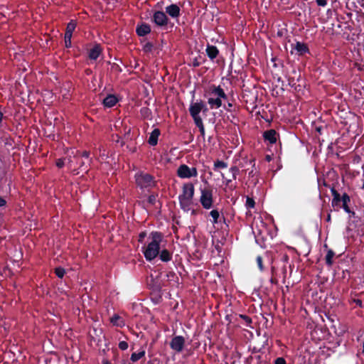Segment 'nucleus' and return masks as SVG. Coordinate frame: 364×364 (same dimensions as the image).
<instances>
[{"mask_svg": "<svg viewBox=\"0 0 364 364\" xmlns=\"http://www.w3.org/2000/svg\"><path fill=\"white\" fill-rule=\"evenodd\" d=\"M163 242V235L160 232H152L150 233L143 250L146 260L151 261L159 255Z\"/></svg>", "mask_w": 364, "mask_h": 364, "instance_id": "f257e3e1", "label": "nucleus"}, {"mask_svg": "<svg viewBox=\"0 0 364 364\" xmlns=\"http://www.w3.org/2000/svg\"><path fill=\"white\" fill-rule=\"evenodd\" d=\"M205 97L210 109H218L222 106V100L227 99V95L220 86H210L205 91Z\"/></svg>", "mask_w": 364, "mask_h": 364, "instance_id": "f03ea898", "label": "nucleus"}, {"mask_svg": "<svg viewBox=\"0 0 364 364\" xmlns=\"http://www.w3.org/2000/svg\"><path fill=\"white\" fill-rule=\"evenodd\" d=\"M194 195V186L192 183H186L183 186V193L179 196L181 207L186 211L190 210Z\"/></svg>", "mask_w": 364, "mask_h": 364, "instance_id": "7ed1b4c3", "label": "nucleus"}, {"mask_svg": "<svg viewBox=\"0 0 364 364\" xmlns=\"http://www.w3.org/2000/svg\"><path fill=\"white\" fill-rule=\"evenodd\" d=\"M200 202L205 209L209 210L213 207V191L210 188H200Z\"/></svg>", "mask_w": 364, "mask_h": 364, "instance_id": "20e7f679", "label": "nucleus"}, {"mask_svg": "<svg viewBox=\"0 0 364 364\" xmlns=\"http://www.w3.org/2000/svg\"><path fill=\"white\" fill-rule=\"evenodd\" d=\"M178 176L181 178H190L198 176V171L195 167H189L186 164L181 165L177 170Z\"/></svg>", "mask_w": 364, "mask_h": 364, "instance_id": "39448f33", "label": "nucleus"}, {"mask_svg": "<svg viewBox=\"0 0 364 364\" xmlns=\"http://www.w3.org/2000/svg\"><path fill=\"white\" fill-rule=\"evenodd\" d=\"M136 182L141 188H147L154 185L153 178L146 173H139L135 176Z\"/></svg>", "mask_w": 364, "mask_h": 364, "instance_id": "423d86ee", "label": "nucleus"}, {"mask_svg": "<svg viewBox=\"0 0 364 364\" xmlns=\"http://www.w3.org/2000/svg\"><path fill=\"white\" fill-rule=\"evenodd\" d=\"M202 110L204 112L207 110V108L203 102H198L191 105L189 111L194 122L198 121V119H201L199 114Z\"/></svg>", "mask_w": 364, "mask_h": 364, "instance_id": "0eeeda50", "label": "nucleus"}, {"mask_svg": "<svg viewBox=\"0 0 364 364\" xmlns=\"http://www.w3.org/2000/svg\"><path fill=\"white\" fill-rule=\"evenodd\" d=\"M184 345L185 338L181 336H174L170 342L171 348L177 353L182 351Z\"/></svg>", "mask_w": 364, "mask_h": 364, "instance_id": "6e6552de", "label": "nucleus"}, {"mask_svg": "<svg viewBox=\"0 0 364 364\" xmlns=\"http://www.w3.org/2000/svg\"><path fill=\"white\" fill-rule=\"evenodd\" d=\"M153 19L154 23L158 26H164L167 23L168 18L165 13L162 11H156L154 13Z\"/></svg>", "mask_w": 364, "mask_h": 364, "instance_id": "1a4fd4ad", "label": "nucleus"}, {"mask_svg": "<svg viewBox=\"0 0 364 364\" xmlns=\"http://www.w3.org/2000/svg\"><path fill=\"white\" fill-rule=\"evenodd\" d=\"M160 135V131L159 129H154L150 136H149V140H148V142L150 145L151 146H155L157 144V142H158V138H159V136Z\"/></svg>", "mask_w": 364, "mask_h": 364, "instance_id": "9d476101", "label": "nucleus"}, {"mask_svg": "<svg viewBox=\"0 0 364 364\" xmlns=\"http://www.w3.org/2000/svg\"><path fill=\"white\" fill-rule=\"evenodd\" d=\"M166 11L171 17H177L179 15L180 9L176 4H171L166 8Z\"/></svg>", "mask_w": 364, "mask_h": 364, "instance_id": "9b49d317", "label": "nucleus"}, {"mask_svg": "<svg viewBox=\"0 0 364 364\" xmlns=\"http://www.w3.org/2000/svg\"><path fill=\"white\" fill-rule=\"evenodd\" d=\"M292 46V49L295 50L298 55H302L308 51V48L304 43L297 42Z\"/></svg>", "mask_w": 364, "mask_h": 364, "instance_id": "f8f14e48", "label": "nucleus"}, {"mask_svg": "<svg viewBox=\"0 0 364 364\" xmlns=\"http://www.w3.org/2000/svg\"><path fill=\"white\" fill-rule=\"evenodd\" d=\"M102 48L99 45L95 46L89 52V58L92 60H96L101 54Z\"/></svg>", "mask_w": 364, "mask_h": 364, "instance_id": "ddd939ff", "label": "nucleus"}, {"mask_svg": "<svg viewBox=\"0 0 364 364\" xmlns=\"http://www.w3.org/2000/svg\"><path fill=\"white\" fill-rule=\"evenodd\" d=\"M117 102V99L114 95H109L103 100V104L107 107H113Z\"/></svg>", "mask_w": 364, "mask_h": 364, "instance_id": "4468645a", "label": "nucleus"}, {"mask_svg": "<svg viewBox=\"0 0 364 364\" xmlns=\"http://www.w3.org/2000/svg\"><path fill=\"white\" fill-rule=\"evenodd\" d=\"M264 136L265 139L269 141L271 144L275 143L277 141V132L273 129L264 132Z\"/></svg>", "mask_w": 364, "mask_h": 364, "instance_id": "2eb2a0df", "label": "nucleus"}, {"mask_svg": "<svg viewBox=\"0 0 364 364\" xmlns=\"http://www.w3.org/2000/svg\"><path fill=\"white\" fill-rule=\"evenodd\" d=\"M206 53L208 56L213 60L217 57L218 54V50L215 46H208L206 48Z\"/></svg>", "mask_w": 364, "mask_h": 364, "instance_id": "dca6fc26", "label": "nucleus"}, {"mask_svg": "<svg viewBox=\"0 0 364 364\" xmlns=\"http://www.w3.org/2000/svg\"><path fill=\"white\" fill-rule=\"evenodd\" d=\"M151 31L150 27L148 25L143 24L136 28V33L139 36H143L148 34Z\"/></svg>", "mask_w": 364, "mask_h": 364, "instance_id": "f3484780", "label": "nucleus"}, {"mask_svg": "<svg viewBox=\"0 0 364 364\" xmlns=\"http://www.w3.org/2000/svg\"><path fill=\"white\" fill-rule=\"evenodd\" d=\"M160 257V259L163 262H168L171 259V252L166 250L163 249L159 254Z\"/></svg>", "mask_w": 364, "mask_h": 364, "instance_id": "a211bd4d", "label": "nucleus"}, {"mask_svg": "<svg viewBox=\"0 0 364 364\" xmlns=\"http://www.w3.org/2000/svg\"><path fill=\"white\" fill-rule=\"evenodd\" d=\"M332 193L333 196V198L332 200V206L334 208H340V203L342 200L339 193H338L337 191L333 189L332 190Z\"/></svg>", "mask_w": 364, "mask_h": 364, "instance_id": "6ab92c4d", "label": "nucleus"}, {"mask_svg": "<svg viewBox=\"0 0 364 364\" xmlns=\"http://www.w3.org/2000/svg\"><path fill=\"white\" fill-rule=\"evenodd\" d=\"M75 28V23L73 21L70 22L66 28L65 37L69 40V38H72V34Z\"/></svg>", "mask_w": 364, "mask_h": 364, "instance_id": "aec40b11", "label": "nucleus"}, {"mask_svg": "<svg viewBox=\"0 0 364 364\" xmlns=\"http://www.w3.org/2000/svg\"><path fill=\"white\" fill-rule=\"evenodd\" d=\"M343 203V208L346 213H350V208L348 205V203L350 202V197L347 194H343L341 198Z\"/></svg>", "mask_w": 364, "mask_h": 364, "instance_id": "412c9836", "label": "nucleus"}, {"mask_svg": "<svg viewBox=\"0 0 364 364\" xmlns=\"http://www.w3.org/2000/svg\"><path fill=\"white\" fill-rule=\"evenodd\" d=\"M145 355L144 350H141L138 353H133L131 355V360L132 362H136L144 357Z\"/></svg>", "mask_w": 364, "mask_h": 364, "instance_id": "4be33fe9", "label": "nucleus"}, {"mask_svg": "<svg viewBox=\"0 0 364 364\" xmlns=\"http://www.w3.org/2000/svg\"><path fill=\"white\" fill-rule=\"evenodd\" d=\"M196 125L199 128L200 132L203 137L205 136V128L203 124L202 119H198V121L195 122Z\"/></svg>", "mask_w": 364, "mask_h": 364, "instance_id": "5701e85b", "label": "nucleus"}, {"mask_svg": "<svg viewBox=\"0 0 364 364\" xmlns=\"http://www.w3.org/2000/svg\"><path fill=\"white\" fill-rule=\"evenodd\" d=\"M111 322L116 326H122L124 325V323L122 321H121V318L119 316L114 315L111 318Z\"/></svg>", "mask_w": 364, "mask_h": 364, "instance_id": "b1692460", "label": "nucleus"}, {"mask_svg": "<svg viewBox=\"0 0 364 364\" xmlns=\"http://www.w3.org/2000/svg\"><path fill=\"white\" fill-rule=\"evenodd\" d=\"M227 164L222 161H217L214 163L215 170H218V168H227Z\"/></svg>", "mask_w": 364, "mask_h": 364, "instance_id": "393cba45", "label": "nucleus"}, {"mask_svg": "<svg viewBox=\"0 0 364 364\" xmlns=\"http://www.w3.org/2000/svg\"><path fill=\"white\" fill-rule=\"evenodd\" d=\"M210 215L213 218V223H217L218 218H219V215H220L219 212L217 210H213L210 211Z\"/></svg>", "mask_w": 364, "mask_h": 364, "instance_id": "a878e982", "label": "nucleus"}, {"mask_svg": "<svg viewBox=\"0 0 364 364\" xmlns=\"http://www.w3.org/2000/svg\"><path fill=\"white\" fill-rule=\"evenodd\" d=\"M333 255H334V253L332 252V251H329L326 256V263L328 264H331L332 263V258L333 257Z\"/></svg>", "mask_w": 364, "mask_h": 364, "instance_id": "bb28decb", "label": "nucleus"}, {"mask_svg": "<svg viewBox=\"0 0 364 364\" xmlns=\"http://www.w3.org/2000/svg\"><path fill=\"white\" fill-rule=\"evenodd\" d=\"M55 274L59 278H62L65 274V269L62 267H57L55 269Z\"/></svg>", "mask_w": 364, "mask_h": 364, "instance_id": "cd10ccee", "label": "nucleus"}, {"mask_svg": "<svg viewBox=\"0 0 364 364\" xmlns=\"http://www.w3.org/2000/svg\"><path fill=\"white\" fill-rule=\"evenodd\" d=\"M246 205L249 208H252L255 206V201L253 199L247 197L246 200Z\"/></svg>", "mask_w": 364, "mask_h": 364, "instance_id": "c85d7f7f", "label": "nucleus"}, {"mask_svg": "<svg viewBox=\"0 0 364 364\" xmlns=\"http://www.w3.org/2000/svg\"><path fill=\"white\" fill-rule=\"evenodd\" d=\"M119 348L122 350H127L128 348V343L126 341H120Z\"/></svg>", "mask_w": 364, "mask_h": 364, "instance_id": "c756f323", "label": "nucleus"}, {"mask_svg": "<svg viewBox=\"0 0 364 364\" xmlns=\"http://www.w3.org/2000/svg\"><path fill=\"white\" fill-rule=\"evenodd\" d=\"M256 260H257V263L258 267L259 268V269L261 271H262L263 270V265H262V257H260V256L257 257Z\"/></svg>", "mask_w": 364, "mask_h": 364, "instance_id": "7c9ffc66", "label": "nucleus"}, {"mask_svg": "<svg viewBox=\"0 0 364 364\" xmlns=\"http://www.w3.org/2000/svg\"><path fill=\"white\" fill-rule=\"evenodd\" d=\"M230 171L232 172V178H233L234 179H235V178H236V175H237V173H238V168H237V167H235V166H233V167H231V168H230Z\"/></svg>", "mask_w": 364, "mask_h": 364, "instance_id": "2f4dec72", "label": "nucleus"}, {"mask_svg": "<svg viewBox=\"0 0 364 364\" xmlns=\"http://www.w3.org/2000/svg\"><path fill=\"white\" fill-rule=\"evenodd\" d=\"M65 164V159H58L56 161V166L59 168H62Z\"/></svg>", "mask_w": 364, "mask_h": 364, "instance_id": "473e14b6", "label": "nucleus"}, {"mask_svg": "<svg viewBox=\"0 0 364 364\" xmlns=\"http://www.w3.org/2000/svg\"><path fill=\"white\" fill-rule=\"evenodd\" d=\"M65 159V164H67L70 168L73 167V161L71 159V156H69L68 159Z\"/></svg>", "mask_w": 364, "mask_h": 364, "instance_id": "72a5a7b5", "label": "nucleus"}, {"mask_svg": "<svg viewBox=\"0 0 364 364\" xmlns=\"http://www.w3.org/2000/svg\"><path fill=\"white\" fill-rule=\"evenodd\" d=\"M316 3L321 6H325L327 4L326 0H316Z\"/></svg>", "mask_w": 364, "mask_h": 364, "instance_id": "f704fd0d", "label": "nucleus"}, {"mask_svg": "<svg viewBox=\"0 0 364 364\" xmlns=\"http://www.w3.org/2000/svg\"><path fill=\"white\" fill-rule=\"evenodd\" d=\"M275 364H286V362L284 358H278L275 360Z\"/></svg>", "mask_w": 364, "mask_h": 364, "instance_id": "c9c22d12", "label": "nucleus"}, {"mask_svg": "<svg viewBox=\"0 0 364 364\" xmlns=\"http://www.w3.org/2000/svg\"><path fill=\"white\" fill-rule=\"evenodd\" d=\"M65 46L67 48L70 47L71 46V38H69V40H68V38H66L65 37Z\"/></svg>", "mask_w": 364, "mask_h": 364, "instance_id": "e433bc0d", "label": "nucleus"}, {"mask_svg": "<svg viewBox=\"0 0 364 364\" xmlns=\"http://www.w3.org/2000/svg\"><path fill=\"white\" fill-rule=\"evenodd\" d=\"M151 48H152V45L151 44H146L145 46H144V50L146 51H150L151 50Z\"/></svg>", "mask_w": 364, "mask_h": 364, "instance_id": "4c0bfd02", "label": "nucleus"}, {"mask_svg": "<svg viewBox=\"0 0 364 364\" xmlns=\"http://www.w3.org/2000/svg\"><path fill=\"white\" fill-rule=\"evenodd\" d=\"M6 203V200L3 198L0 197V207L5 205Z\"/></svg>", "mask_w": 364, "mask_h": 364, "instance_id": "58836bf2", "label": "nucleus"}, {"mask_svg": "<svg viewBox=\"0 0 364 364\" xmlns=\"http://www.w3.org/2000/svg\"><path fill=\"white\" fill-rule=\"evenodd\" d=\"M146 236V233L145 232H141L140 235H139V242H141L142 240Z\"/></svg>", "mask_w": 364, "mask_h": 364, "instance_id": "ea45409f", "label": "nucleus"}, {"mask_svg": "<svg viewBox=\"0 0 364 364\" xmlns=\"http://www.w3.org/2000/svg\"><path fill=\"white\" fill-rule=\"evenodd\" d=\"M82 156L83 157H85V158L87 159V158L89 157V156H90V154H89V152H87V151H84V152L82 153Z\"/></svg>", "mask_w": 364, "mask_h": 364, "instance_id": "a19ab883", "label": "nucleus"}, {"mask_svg": "<svg viewBox=\"0 0 364 364\" xmlns=\"http://www.w3.org/2000/svg\"><path fill=\"white\" fill-rule=\"evenodd\" d=\"M230 182H231V179H228V180H227L226 184L228 185L229 183H230Z\"/></svg>", "mask_w": 364, "mask_h": 364, "instance_id": "79ce46f5", "label": "nucleus"}, {"mask_svg": "<svg viewBox=\"0 0 364 364\" xmlns=\"http://www.w3.org/2000/svg\"><path fill=\"white\" fill-rule=\"evenodd\" d=\"M330 220H331V215H328V217H327V221H330Z\"/></svg>", "mask_w": 364, "mask_h": 364, "instance_id": "37998d69", "label": "nucleus"}, {"mask_svg": "<svg viewBox=\"0 0 364 364\" xmlns=\"http://www.w3.org/2000/svg\"><path fill=\"white\" fill-rule=\"evenodd\" d=\"M363 353H364V341H363Z\"/></svg>", "mask_w": 364, "mask_h": 364, "instance_id": "c03bdc74", "label": "nucleus"}, {"mask_svg": "<svg viewBox=\"0 0 364 364\" xmlns=\"http://www.w3.org/2000/svg\"><path fill=\"white\" fill-rule=\"evenodd\" d=\"M141 111L143 112V111H144V109H142ZM144 112H148V109H144Z\"/></svg>", "mask_w": 364, "mask_h": 364, "instance_id": "a18cd8bd", "label": "nucleus"}, {"mask_svg": "<svg viewBox=\"0 0 364 364\" xmlns=\"http://www.w3.org/2000/svg\"><path fill=\"white\" fill-rule=\"evenodd\" d=\"M82 171H85L86 172L87 171V168L82 169Z\"/></svg>", "mask_w": 364, "mask_h": 364, "instance_id": "49530a36", "label": "nucleus"}]
</instances>
